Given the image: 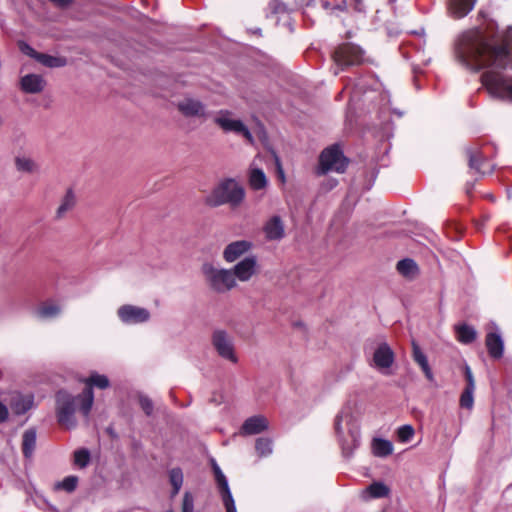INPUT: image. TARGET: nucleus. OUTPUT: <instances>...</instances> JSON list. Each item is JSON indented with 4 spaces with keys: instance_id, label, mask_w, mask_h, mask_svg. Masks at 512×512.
Returning a JSON list of instances; mask_svg holds the SVG:
<instances>
[{
    "instance_id": "obj_1",
    "label": "nucleus",
    "mask_w": 512,
    "mask_h": 512,
    "mask_svg": "<svg viewBox=\"0 0 512 512\" xmlns=\"http://www.w3.org/2000/svg\"><path fill=\"white\" fill-rule=\"evenodd\" d=\"M456 58L466 68L479 71L482 85L496 99L512 102V77L499 70L512 68V26L499 44H491L474 33L464 34L456 45Z\"/></svg>"
},
{
    "instance_id": "obj_2",
    "label": "nucleus",
    "mask_w": 512,
    "mask_h": 512,
    "mask_svg": "<svg viewBox=\"0 0 512 512\" xmlns=\"http://www.w3.org/2000/svg\"><path fill=\"white\" fill-rule=\"evenodd\" d=\"M334 428L344 456L350 457L360 443V428L348 410H341L335 418Z\"/></svg>"
},
{
    "instance_id": "obj_3",
    "label": "nucleus",
    "mask_w": 512,
    "mask_h": 512,
    "mask_svg": "<svg viewBox=\"0 0 512 512\" xmlns=\"http://www.w3.org/2000/svg\"><path fill=\"white\" fill-rule=\"evenodd\" d=\"M245 195L244 187L237 180L226 178L214 187L206 197V203L211 207H218L224 204L238 207L244 201Z\"/></svg>"
},
{
    "instance_id": "obj_4",
    "label": "nucleus",
    "mask_w": 512,
    "mask_h": 512,
    "mask_svg": "<svg viewBox=\"0 0 512 512\" xmlns=\"http://www.w3.org/2000/svg\"><path fill=\"white\" fill-rule=\"evenodd\" d=\"M201 272L209 288L217 293H226L237 286L231 269L218 268L205 262L201 266Z\"/></svg>"
},
{
    "instance_id": "obj_5",
    "label": "nucleus",
    "mask_w": 512,
    "mask_h": 512,
    "mask_svg": "<svg viewBox=\"0 0 512 512\" xmlns=\"http://www.w3.org/2000/svg\"><path fill=\"white\" fill-rule=\"evenodd\" d=\"M76 401L81 404V398L73 396L65 391H59L56 395V412L58 422L66 429H72L76 426L75 411Z\"/></svg>"
},
{
    "instance_id": "obj_6",
    "label": "nucleus",
    "mask_w": 512,
    "mask_h": 512,
    "mask_svg": "<svg viewBox=\"0 0 512 512\" xmlns=\"http://www.w3.org/2000/svg\"><path fill=\"white\" fill-rule=\"evenodd\" d=\"M347 159L338 146L334 145L322 151L319 157L318 175H324L330 171L343 173L347 167Z\"/></svg>"
},
{
    "instance_id": "obj_7",
    "label": "nucleus",
    "mask_w": 512,
    "mask_h": 512,
    "mask_svg": "<svg viewBox=\"0 0 512 512\" xmlns=\"http://www.w3.org/2000/svg\"><path fill=\"white\" fill-rule=\"evenodd\" d=\"M214 123L225 133H234L243 136L250 144H253L254 138L248 127L240 120L233 117L229 110H220L214 115Z\"/></svg>"
},
{
    "instance_id": "obj_8",
    "label": "nucleus",
    "mask_w": 512,
    "mask_h": 512,
    "mask_svg": "<svg viewBox=\"0 0 512 512\" xmlns=\"http://www.w3.org/2000/svg\"><path fill=\"white\" fill-rule=\"evenodd\" d=\"M83 382L85 383L86 388L81 394H79V398H81L80 411L85 417H88L94 403L93 387L106 389L109 387L110 382L107 376L98 374L97 372L91 373L88 378L83 380Z\"/></svg>"
},
{
    "instance_id": "obj_9",
    "label": "nucleus",
    "mask_w": 512,
    "mask_h": 512,
    "mask_svg": "<svg viewBox=\"0 0 512 512\" xmlns=\"http://www.w3.org/2000/svg\"><path fill=\"white\" fill-rule=\"evenodd\" d=\"M333 60L343 70L346 67L361 64L363 61V51L354 44L345 43L334 51Z\"/></svg>"
},
{
    "instance_id": "obj_10",
    "label": "nucleus",
    "mask_w": 512,
    "mask_h": 512,
    "mask_svg": "<svg viewBox=\"0 0 512 512\" xmlns=\"http://www.w3.org/2000/svg\"><path fill=\"white\" fill-rule=\"evenodd\" d=\"M212 345L221 358L234 364L238 362L233 337L225 330H215L213 332Z\"/></svg>"
},
{
    "instance_id": "obj_11",
    "label": "nucleus",
    "mask_w": 512,
    "mask_h": 512,
    "mask_svg": "<svg viewBox=\"0 0 512 512\" xmlns=\"http://www.w3.org/2000/svg\"><path fill=\"white\" fill-rule=\"evenodd\" d=\"M395 361V354L392 348L386 343H380L374 350L371 366L383 375L391 374V367Z\"/></svg>"
},
{
    "instance_id": "obj_12",
    "label": "nucleus",
    "mask_w": 512,
    "mask_h": 512,
    "mask_svg": "<svg viewBox=\"0 0 512 512\" xmlns=\"http://www.w3.org/2000/svg\"><path fill=\"white\" fill-rule=\"evenodd\" d=\"M117 315L123 323L128 325L145 323L150 319V312L146 308L130 304L120 306Z\"/></svg>"
},
{
    "instance_id": "obj_13",
    "label": "nucleus",
    "mask_w": 512,
    "mask_h": 512,
    "mask_svg": "<svg viewBox=\"0 0 512 512\" xmlns=\"http://www.w3.org/2000/svg\"><path fill=\"white\" fill-rule=\"evenodd\" d=\"M234 279L241 282H248L259 272V265L256 256L250 255L242 259L231 269Z\"/></svg>"
},
{
    "instance_id": "obj_14",
    "label": "nucleus",
    "mask_w": 512,
    "mask_h": 512,
    "mask_svg": "<svg viewBox=\"0 0 512 512\" xmlns=\"http://www.w3.org/2000/svg\"><path fill=\"white\" fill-rule=\"evenodd\" d=\"M470 170L483 176L493 171V165L482 155L478 145H472L466 149Z\"/></svg>"
},
{
    "instance_id": "obj_15",
    "label": "nucleus",
    "mask_w": 512,
    "mask_h": 512,
    "mask_svg": "<svg viewBox=\"0 0 512 512\" xmlns=\"http://www.w3.org/2000/svg\"><path fill=\"white\" fill-rule=\"evenodd\" d=\"M177 108L185 117H196L203 120L209 117L205 105L195 98L186 97L180 100L177 103Z\"/></svg>"
},
{
    "instance_id": "obj_16",
    "label": "nucleus",
    "mask_w": 512,
    "mask_h": 512,
    "mask_svg": "<svg viewBox=\"0 0 512 512\" xmlns=\"http://www.w3.org/2000/svg\"><path fill=\"white\" fill-rule=\"evenodd\" d=\"M213 470L226 511L237 512L235 502L225 475L222 473L221 469L216 464H214Z\"/></svg>"
},
{
    "instance_id": "obj_17",
    "label": "nucleus",
    "mask_w": 512,
    "mask_h": 512,
    "mask_svg": "<svg viewBox=\"0 0 512 512\" xmlns=\"http://www.w3.org/2000/svg\"><path fill=\"white\" fill-rule=\"evenodd\" d=\"M265 238L269 241H280L285 236V225L280 216L274 215L263 226Z\"/></svg>"
},
{
    "instance_id": "obj_18",
    "label": "nucleus",
    "mask_w": 512,
    "mask_h": 512,
    "mask_svg": "<svg viewBox=\"0 0 512 512\" xmlns=\"http://www.w3.org/2000/svg\"><path fill=\"white\" fill-rule=\"evenodd\" d=\"M46 86V81L39 74H27L20 79V88L27 94L41 93Z\"/></svg>"
},
{
    "instance_id": "obj_19",
    "label": "nucleus",
    "mask_w": 512,
    "mask_h": 512,
    "mask_svg": "<svg viewBox=\"0 0 512 512\" xmlns=\"http://www.w3.org/2000/svg\"><path fill=\"white\" fill-rule=\"evenodd\" d=\"M251 248L252 243L247 240L232 242L224 249L223 258L226 262L232 263L248 252Z\"/></svg>"
},
{
    "instance_id": "obj_20",
    "label": "nucleus",
    "mask_w": 512,
    "mask_h": 512,
    "mask_svg": "<svg viewBox=\"0 0 512 512\" xmlns=\"http://www.w3.org/2000/svg\"><path fill=\"white\" fill-rule=\"evenodd\" d=\"M268 425V420L264 416H252L244 421L241 433L244 435L258 434L268 429Z\"/></svg>"
},
{
    "instance_id": "obj_21",
    "label": "nucleus",
    "mask_w": 512,
    "mask_h": 512,
    "mask_svg": "<svg viewBox=\"0 0 512 512\" xmlns=\"http://www.w3.org/2000/svg\"><path fill=\"white\" fill-rule=\"evenodd\" d=\"M248 182L250 188L253 190H262L268 185V179L264 171L256 165V159L250 165Z\"/></svg>"
},
{
    "instance_id": "obj_22",
    "label": "nucleus",
    "mask_w": 512,
    "mask_h": 512,
    "mask_svg": "<svg viewBox=\"0 0 512 512\" xmlns=\"http://www.w3.org/2000/svg\"><path fill=\"white\" fill-rule=\"evenodd\" d=\"M485 344L489 355L494 359H500L504 352V342L497 332H490L486 335Z\"/></svg>"
},
{
    "instance_id": "obj_23",
    "label": "nucleus",
    "mask_w": 512,
    "mask_h": 512,
    "mask_svg": "<svg viewBox=\"0 0 512 512\" xmlns=\"http://www.w3.org/2000/svg\"><path fill=\"white\" fill-rule=\"evenodd\" d=\"M476 0H449L448 10L452 17L463 18L475 6Z\"/></svg>"
},
{
    "instance_id": "obj_24",
    "label": "nucleus",
    "mask_w": 512,
    "mask_h": 512,
    "mask_svg": "<svg viewBox=\"0 0 512 512\" xmlns=\"http://www.w3.org/2000/svg\"><path fill=\"white\" fill-rule=\"evenodd\" d=\"M412 357L413 360L420 366L426 378L429 381H432L433 373L429 366L428 359L424 352L421 350L420 346L415 341L412 342Z\"/></svg>"
},
{
    "instance_id": "obj_25",
    "label": "nucleus",
    "mask_w": 512,
    "mask_h": 512,
    "mask_svg": "<svg viewBox=\"0 0 512 512\" xmlns=\"http://www.w3.org/2000/svg\"><path fill=\"white\" fill-rule=\"evenodd\" d=\"M32 54L31 57L36 59L42 65L49 68H57L63 67L66 65L67 61L64 57L52 56L44 53H38L34 49H30Z\"/></svg>"
},
{
    "instance_id": "obj_26",
    "label": "nucleus",
    "mask_w": 512,
    "mask_h": 512,
    "mask_svg": "<svg viewBox=\"0 0 512 512\" xmlns=\"http://www.w3.org/2000/svg\"><path fill=\"white\" fill-rule=\"evenodd\" d=\"M62 311L61 306L53 301L42 303L35 311L39 319H52L60 315Z\"/></svg>"
},
{
    "instance_id": "obj_27",
    "label": "nucleus",
    "mask_w": 512,
    "mask_h": 512,
    "mask_svg": "<svg viewBox=\"0 0 512 512\" xmlns=\"http://www.w3.org/2000/svg\"><path fill=\"white\" fill-rule=\"evenodd\" d=\"M397 271L405 278L414 279L419 274V268L416 262L410 258L400 260L397 263Z\"/></svg>"
},
{
    "instance_id": "obj_28",
    "label": "nucleus",
    "mask_w": 512,
    "mask_h": 512,
    "mask_svg": "<svg viewBox=\"0 0 512 512\" xmlns=\"http://www.w3.org/2000/svg\"><path fill=\"white\" fill-rule=\"evenodd\" d=\"M393 445L382 438H374L372 441V453L377 457H386L392 454Z\"/></svg>"
},
{
    "instance_id": "obj_29",
    "label": "nucleus",
    "mask_w": 512,
    "mask_h": 512,
    "mask_svg": "<svg viewBox=\"0 0 512 512\" xmlns=\"http://www.w3.org/2000/svg\"><path fill=\"white\" fill-rule=\"evenodd\" d=\"M36 446V431L28 429L24 432L22 437V451L26 458L32 456Z\"/></svg>"
},
{
    "instance_id": "obj_30",
    "label": "nucleus",
    "mask_w": 512,
    "mask_h": 512,
    "mask_svg": "<svg viewBox=\"0 0 512 512\" xmlns=\"http://www.w3.org/2000/svg\"><path fill=\"white\" fill-rule=\"evenodd\" d=\"M76 204V198L72 190H68L64 195L61 204L56 211V217L62 218L67 212L73 209Z\"/></svg>"
},
{
    "instance_id": "obj_31",
    "label": "nucleus",
    "mask_w": 512,
    "mask_h": 512,
    "mask_svg": "<svg viewBox=\"0 0 512 512\" xmlns=\"http://www.w3.org/2000/svg\"><path fill=\"white\" fill-rule=\"evenodd\" d=\"M457 339L464 344L473 342L476 338V331L469 325H459L456 327Z\"/></svg>"
},
{
    "instance_id": "obj_32",
    "label": "nucleus",
    "mask_w": 512,
    "mask_h": 512,
    "mask_svg": "<svg viewBox=\"0 0 512 512\" xmlns=\"http://www.w3.org/2000/svg\"><path fill=\"white\" fill-rule=\"evenodd\" d=\"M16 169L20 172L35 173L38 171V165L29 157L17 156L15 158Z\"/></svg>"
},
{
    "instance_id": "obj_33",
    "label": "nucleus",
    "mask_w": 512,
    "mask_h": 512,
    "mask_svg": "<svg viewBox=\"0 0 512 512\" xmlns=\"http://www.w3.org/2000/svg\"><path fill=\"white\" fill-rule=\"evenodd\" d=\"M32 404V397L18 395L13 399L12 408L16 414H24L32 407Z\"/></svg>"
},
{
    "instance_id": "obj_34",
    "label": "nucleus",
    "mask_w": 512,
    "mask_h": 512,
    "mask_svg": "<svg viewBox=\"0 0 512 512\" xmlns=\"http://www.w3.org/2000/svg\"><path fill=\"white\" fill-rule=\"evenodd\" d=\"M349 7H352L357 12L364 10L363 0H338L333 9L340 12H348Z\"/></svg>"
},
{
    "instance_id": "obj_35",
    "label": "nucleus",
    "mask_w": 512,
    "mask_h": 512,
    "mask_svg": "<svg viewBox=\"0 0 512 512\" xmlns=\"http://www.w3.org/2000/svg\"><path fill=\"white\" fill-rule=\"evenodd\" d=\"M366 492L372 498H382L388 495L389 488L381 482H374L367 487Z\"/></svg>"
},
{
    "instance_id": "obj_36",
    "label": "nucleus",
    "mask_w": 512,
    "mask_h": 512,
    "mask_svg": "<svg viewBox=\"0 0 512 512\" xmlns=\"http://www.w3.org/2000/svg\"><path fill=\"white\" fill-rule=\"evenodd\" d=\"M255 449L260 457H266L272 453V441L269 438L260 437L256 440Z\"/></svg>"
},
{
    "instance_id": "obj_37",
    "label": "nucleus",
    "mask_w": 512,
    "mask_h": 512,
    "mask_svg": "<svg viewBox=\"0 0 512 512\" xmlns=\"http://www.w3.org/2000/svg\"><path fill=\"white\" fill-rule=\"evenodd\" d=\"M90 462V452L82 448L74 452V464L79 468H85Z\"/></svg>"
},
{
    "instance_id": "obj_38",
    "label": "nucleus",
    "mask_w": 512,
    "mask_h": 512,
    "mask_svg": "<svg viewBox=\"0 0 512 512\" xmlns=\"http://www.w3.org/2000/svg\"><path fill=\"white\" fill-rule=\"evenodd\" d=\"M78 484V477L76 476H68L64 478L61 482L55 484V489L57 490H65L67 492H73Z\"/></svg>"
},
{
    "instance_id": "obj_39",
    "label": "nucleus",
    "mask_w": 512,
    "mask_h": 512,
    "mask_svg": "<svg viewBox=\"0 0 512 512\" xmlns=\"http://www.w3.org/2000/svg\"><path fill=\"white\" fill-rule=\"evenodd\" d=\"M474 390L471 388H465L460 396V406L462 408L471 410L474 405Z\"/></svg>"
},
{
    "instance_id": "obj_40",
    "label": "nucleus",
    "mask_w": 512,
    "mask_h": 512,
    "mask_svg": "<svg viewBox=\"0 0 512 512\" xmlns=\"http://www.w3.org/2000/svg\"><path fill=\"white\" fill-rule=\"evenodd\" d=\"M170 482L173 486V493L177 494L183 484V473L181 469L174 468L169 473Z\"/></svg>"
},
{
    "instance_id": "obj_41",
    "label": "nucleus",
    "mask_w": 512,
    "mask_h": 512,
    "mask_svg": "<svg viewBox=\"0 0 512 512\" xmlns=\"http://www.w3.org/2000/svg\"><path fill=\"white\" fill-rule=\"evenodd\" d=\"M414 433H415L414 428L409 424L400 426L397 429L398 440L402 443H406V442L410 441L411 438L414 436Z\"/></svg>"
},
{
    "instance_id": "obj_42",
    "label": "nucleus",
    "mask_w": 512,
    "mask_h": 512,
    "mask_svg": "<svg viewBox=\"0 0 512 512\" xmlns=\"http://www.w3.org/2000/svg\"><path fill=\"white\" fill-rule=\"evenodd\" d=\"M139 404L142 408V410L147 414L151 415L153 411V403L151 399H149L146 396H140L139 398Z\"/></svg>"
},
{
    "instance_id": "obj_43",
    "label": "nucleus",
    "mask_w": 512,
    "mask_h": 512,
    "mask_svg": "<svg viewBox=\"0 0 512 512\" xmlns=\"http://www.w3.org/2000/svg\"><path fill=\"white\" fill-rule=\"evenodd\" d=\"M193 499L190 494L186 493L183 498L182 512H193Z\"/></svg>"
},
{
    "instance_id": "obj_44",
    "label": "nucleus",
    "mask_w": 512,
    "mask_h": 512,
    "mask_svg": "<svg viewBox=\"0 0 512 512\" xmlns=\"http://www.w3.org/2000/svg\"><path fill=\"white\" fill-rule=\"evenodd\" d=\"M464 372H465V378L467 381V385L465 388L475 389V381H474V377H473L470 367L466 365Z\"/></svg>"
},
{
    "instance_id": "obj_45",
    "label": "nucleus",
    "mask_w": 512,
    "mask_h": 512,
    "mask_svg": "<svg viewBox=\"0 0 512 512\" xmlns=\"http://www.w3.org/2000/svg\"><path fill=\"white\" fill-rule=\"evenodd\" d=\"M8 417L7 407L0 402V423L4 422Z\"/></svg>"
},
{
    "instance_id": "obj_46",
    "label": "nucleus",
    "mask_w": 512,
    "mask_h": 512,
    "mask_svg": "<svg viewBox=\"0 0 512 512\" xmlns=\"http://www.w3.org/2000/svg\"><path fill=\"white\" fill-rule=\"evenodd\" d=\"M333 6H334V5H332L329 1H326V0H325V1H323V2H322V7H323L325 10H329V9H331L332 11H335V10L333 9Z\"/></svg>"
},
{
    "instance_id": "obj_47",
    "label": "nucleus",
    "mask_w": 512,
    "mask_h": 512,
    "mask_svg": "<svg viewBox=\"0 0 512 512\" xmlns=\"http://www.w3.org/2000/svg\"><path fill=\"white\" fill-rule=\"evenodd\" d=\"M30 49H32V48H31V47H29L28 45H25V48H23L22 50H23L25 53H27L28 55H30V56H31L32 52H31V50H30Z\"/></svg>"
},
{
    "instance_id": "obj_48",
    "label": "nucleus",
    "mask_w": 512,
    "mask_h": 512,
    "mask_svg": "<svg viewBox=\"0 0 512 512\" xmlns=\"http://www.w3.org/2000/svg\"><path fill=\"white\" fill-rule=\"evenodd\" d=\"M254 34L261 35V29L257 28L252 31Z\"/></svg>"
},
{
    "instance_id": "obj_49",
    "label": "nucleus",
    "mask_w": 512,
    "mask_h": 512,
    "mask_svg": "<svg viewBox=\"0 0 512 512\" xmlns=\"http://www.w3.org/2000/svg\"><path fill=\"white\" fill-rule=\"evenodd\" d=\"M3 124V119L2 117L0 116V126Z\"/></svg>"
},
{
    "instance_id": "obj_50",
    "label": "nucleus",
    "mask_w": 512,
    "mask_h": 512,
    "mask_svg": "<svg viewBox=\"0 0 512 512\" xmlns=\"http://www.w3.org/2000/svg\"><path fill=\"white\" fill-rule=\"evenodd\" d=\"M339 73V70H335L334 74L337 75Z\"/></svg>"
}]
</instances>
